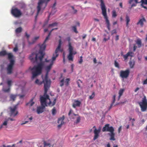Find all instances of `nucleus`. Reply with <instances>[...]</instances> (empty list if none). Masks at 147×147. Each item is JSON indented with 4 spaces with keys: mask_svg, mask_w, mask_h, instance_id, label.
<instances>
[{
    "mask_svg": "<svg viewBox=\"0 0 147 147\" xmlns=\"http://www.w3.org/2000/svg\"><path fill=\"white\" fill-rule=\"evenodd\" d=\"M146 22V20L144 17L140 19L137 23V25H140L141 27H143L144 25V23Z\"/></svg>",
    "mask_w": 147,
    "mask_h": 147,
    "instance_id": "obj_16",
    "label": "nucleus"
},
{
    "mask_svg": "<svg viewBox=\"0 0 147 147\" xmlns=\"http://www.w3.org/2000/svg\"><path fill=\"white\" fill-rule=\"evenodd\" d=\"M110 25H107V28L109 30H110Z\"/></svg>",
    "mask_w": 147,
    "mask_h": 147,
    "instance_id": "obj_58",
    "label": "nucleus"
},
{
    "mask_svg": "<svg viewBox=\"0 0 147 147\" xmlns=\"http://www.w3.org/2000/svg\"><path fill=\"white\" fill-rule=\"evenodd\" d=\"M39 36H36L34 37L32 40V42H29V44H32L34 43L39 38Z\"/></svg>",
    "mask_w": 147,
    "mask_h": 147,
    "instance_id": "obj_27",
    "label": "nucleus"
},
{
    "mask_svg": "<svg viewBox=\"0 0 147 147\" xmlns=\"http://www.w3.org/2000/svg\"><path fill=\"white\" fill-rule=\"evenodd\" d=\"M56 113V110L55 108L54 107L52 110V114L53 115H55Z\"/></svg>",
    "mask_w": 147,
    "mask_h": 147,
    "instance_id": "obj_33",
    "label": "nucleus"
},
{
    "mask_svg": "<svg viewBox=\"0 0 147 147\" xmlns=\"http://www.w3.org/2000/svg\"><path fill=\"white\" fill-rule=\"evenodd\" d=\"M117 32L116 29H114L112 30L111 32L112 35H113L114 34H116Z\"/></svg>",
    "mask_w": 147,
    "mask_h": 147,
    "instance_id": "obj_46",
    "label": "nucleus"
},
{
    "mask_svg": "<svg viewBox=\"0 0 147 147\" xmlns=\"http://www.w3.org/2000/svg\"><path fill=\"white\" fill-rule=\"evenodd\" d=\"M77 84L78 85V87L79 88L80 87V83H82V82L79 79L77 82Z\"/></svg>",
    "mask_w": 147,
    "mask_h": 147,
    "instance_id": "obj_44",
    "label": "nucleus"
},
{
    "mask_svg": "<svg viewBox=\"0 0 147 147\" xmlns=\"http://www.w3.org/2000/svg\"><path fill=\"white\" fill-rule=\"evenodd\" d=\"M45 105H41V106L38 107L37 109V112L38 114H40L44 112V110L45 108Z\"/></svg>",
    "mask_w": 147,
    "mask_h": 147,
    "instance_id": "obj_17",
    "label": "nucleus"
},
{
    "mask_svg": "<svg viewBox=\"0 0 147 147\" xmlns=\"http://www.w3.org/2000/svg\"><path fill=\"white\" fill-rule=\"evenodd\" d=\"M93 62L94 63H96V58L94 59Z\"/></svg>",
    "mask_w": 147,
    "mask_h": 147,
    "instance_id": "obj_57",
    "label": "nucleus"
},
{
    "mask_svg": "<svg viewBox=\"0 0 147 147\" xmlns=\"http://www.w3.org/2000/svg\"><path fill=\"white\" fill-rule=\"evenodd\" d=\"M11 12L12 14L15 17H20L22 15L21 11L17 8L12 9Z\"/></svg>",
    "mask_w": 147,
    "mask_h": 147,
    "instance_id": "obj_10",
    "label": "nucleus"
},
{
    "mask_svg": "<svg viewBox=\"0 0 147 147\" xmlns=\"http://www.w3.org/2000/svg\"><path fill=\"white\" fill-rule=\"evenodd\" d=\"M96 39L95 38H93L92 39V40L93 41H95Z\"/></svg>",
    "mask_w": 147,
    "mask_h": 147,
    "instance_id": "obj_63",
    "label": "nucleus"
},
{
    "mask_svg": "<svg viewBox=\"0 0 147 147\" xmlns=\"http://www.w3.org/2000/svg\"><path fill=\"white\" fill-rule=\"evenodd\" d=\"M133 53L132 52H129L126 55H123V56L125 60H126L129 56L131 57H133Z\"/></svg>",
    "mask_w": 147,
    "mask_h": 147,
    "instance_id": "obj_19",
    "label": "nucleus"
},
{
    "mask_svg": "<svg viewBox=\"0 0 147 147\" xmlns=\"http://www.w3.org/2000/svg\"><path fill=\"white\" fill-rule=\"evenodd\" d=\"M113 105L112 104H111L110 106L109 107V110H110L111 108Z\"/></svg>",
    "mask_w": 147,
    "mask_h": 147,
    "instance_id": "obj_60",
    "label": "nucleus"
},
{
    "mask_svg": "<svg viewBox=\"0 0 147 147\" xmlns=\"http://www.w3.org/2000/svg\"><path fill=\"white\" fill-rule=\"evenodd\" d=\"M101 9L102 10V13L105 19L107 25H110L109 20L108 19L107 14L106 8L105 4H104L102 2L101 3Z\"/></svg>",
    "mask_w": 147,
    "mask_h": 147,
    "instance_id": "obj_7",
    "label": "nucleus"
},
{
    "mask_svg": "<svg viewBox=\"0 0 147 147\" xmlns=\"http://www.w3.org/2000/svg\"><path fill=\"white\" fill-rule=\"evenodd\" d=\"M65 117L64 116H62V117L59 118L58 120V123L59 124L57 126L58 128H60L62 125L64 123L63 120L64 119Z\"/></svg>",
    "mask_w": 147,
    "mask_h": 147,
    "instance_id": "obj_15",
    "label": "nucleus"
},
{
    "mask_svg": "<svg viewBox=\"0 0 147 147\" xmlns=\"http://www.w3.org/2000/svg\"><path fill=\"white\" fill-rule=\"evenodd\" d=\"M61 39L59 40V43L57 48L55 50V53L53 55L51 59L47 60L46 59L45 61H42V60L40 61L38 57L37 60L32 55V54L29 57V59L31 62L33 63H38L40 62L36 65L34 66L32 68L30 67L32 74V79L36 78L37 76L41 74L44 66H45V70H51L54 63V61L55 60L56 58L58 56L59 51L61 52L63 49H61Z\"/></svg>",
    "mask_w": 147,
    "mask_h": 147,
    "instance_id": "obj_1",
    "label": "nucleus"
},
{
    "mask_svg": "<svg viewBox=\"0 0 147 147\" xmlns=\"http://www.w3.org/2000/svg\"><path fill=\"white\" fill-rule=\"evenodd\" d=\"M145 41L146 42L147 41V34L146 35V37L145 39Z\"/></svg>",
    "mask_w": 147,
    "mask_h": 147,
    "instance_id": "obj_64",
    "label": "nucleus"
},
{
    "mask_svg": "<svg viewBox=\"0 0 147 147\" xmlns=\"http://www.w3.org/2000/svg\"><path fill=\"white\" fill-rule=\"evenodd\" d=\"M25 35L27 38H28L30 36L26 32L25 33Z\"/></svg>",
    "mask_w": 147,
    "mask_h": 147,
    "instance_id": "obj_54",
    "label": "nucleus"
},
{
    "mask_svg": "<svg viewBox=\"0 0 147 147\" xmlns=\"http://www.w3.org/2000/svg\"><path fill=\"white\" fill-rule=\"evenodd\" d=\"M72 110H70L68 113V115L70 119H74L75 116H77L76 117V120L74 123H75L77 124L79 123L81 120V118L80 116L78 114H76L74 113H72Z\"/></svg>",
    "mask_w": 147,
    "mask_h": 147,
    "instance_id": "obj_8",
    "label": "nucleus"
},
{
    "mask_svg": "<svg viewBox=\"0 0 147 147\" xmlns=\"http://www.w3.org/2000/svg\"><path fill=\"white\" fill-rule=\"evenodd\" d=\"M64 79H62L60 81V86L61 87H62L64 85Z\"/></svg>",
    "mask_w": 147,
    "mask_h": 147,
    "instance_id": "obj_38",
    "label": "nucleus"
},
{
    "mask_svg": "<svg viewBox=\"0 0 147 147\" xmlns=\"http://www.w3.org/2000/svg\"><path fill=\"white\" fill-rule=\"evenodd\" d=\"M94 96H95V93H94V92H93L92 93V94L89 96V99H90L91 100L94 98Z\"/></svg>",
    "mask_w": 147,
    "mask_h": 147,
    "instance_id": "obj_41",
    "label": "nucleus"
},
{
    "mask_svg": "<svg viewBox=\"0 0 147 147\" xmlns=\"http://www.w3.org/2000/svg\"><path fill=\"white\" fill-rule=\"evenodd\" d=\"M133 1H134L136 3H138L137 0H130L129 1V3L131 4Z\"/></svg>",
    "mask_w": 147,
    "mask_h": 147,
    "instance_id": "obj_47",
    "label": "nucleus"
},
{
    "mask_svg": "<svg viewBox=\"0 0 147 147\" xmlns=\"http://www.w3.org/2000/svg\"><path fill=\"white\" fill-rule=\"evenodd\" d=\"M93 128H94V136L93 138L94 140H95L97 139L99 137V134L100 131V129L99 128L98 129H97L95 126L93 127Z\"/></svg>",
    "mask_w": 147,
    "mask_h": 147,
    "instance_id": "obj_14",
    "label": "nucleus"
},
{
    "mask_svg": "<svg viewBox=\"0 0 147 147\" xmlns=\"http://www.w3.org/2000/svg\"><path fill=\"white\" fill-rule=\"evenodd\" d=\"M81 102L78 100H75L73 104L72 107L74 108H76V107L80 106Z\"/></svg>",
    "mask_w": 147,
    "mask_h": 147,
    "instance_id": "obj_18",
    "label": "nucleus"
},
{
    "mask_svg": "<svg viewBox=\"0 0 147 147\" xmlns=\"http://www.w3.org/2000/svg\"><path fill=\"white\" fill-rule=\"evenodd\" d=\"M22 29L21 27L17 28L16 30V32L17 33H19L22 31Z\"/></svg>",
    "mask_w": 147,
    "mask_h": 147,
    "instance_id": "obj_31",
    "label": "nucleus"
},
{
    "mask_svg": "<svg viewBox=\"0 0 147 147\" xmlns=\"http://www.w3.org/2000/svg\"><path fill=\"white\" fill-rule=\"evenodd\" d=\"M125 19L126 22V26L127 27H128L129 23L130 21V19L129 16L127 15L126 16Z\"/></svg>",
    "mask_w": 147,
    "mask_h": 147,
    "instance_id": "obj_25",
    "label": "nucleus"
},
{
    "mask_svg": "<svg viewBox=\"0 0 147 147\" xmlns=\"http://www.w3.org/2000/svg\"><path fill=\"white\" fill-rule=\"evenodd\" d=\"M50 0H39L38 5L37 7V13L36 17L37 16L42 9V12L46 7L47 4Z\"/></svg>",
    "mask_w": 147,
    "mask_h": 147,
    "instance_id": "obj_6",
    "label": "nucleus"
},
{
    "mask_svg": "<svg viewBox=\"0 0 147 147\" xmlns=\"http://www.w3.org/2000/svg\"><path fill=\"white\" fill-rule=\"evenodd\" d=\"M7 55H8V59L10 60V62L11 60L14 61L13 59V56L11 53H8Z\"/></svg>",
    "mask_w": 147,
    "mask_h": 147,
    "instance_id": "obj_22",
    "label": "nucleus"
},
{
    "mask_svg": "<svg viewBox=\"0 0 147 147\" xmlns=\"http://www.w3.org/2000/svg\"><path fill=\"white\" fill-rule=\"evenodd\" d=\"M7 121H4L3 123L0 126V129L2 128L3 126V125H7Z\"/></svg>",
    "mask_w": 147,
    "mask_h": 147,
    "instance_id": "obj_35",
    "label": "nucleus"
},
{
    "mask_svg": "<svg viewBox=\"0 0 147 147\" xmlns=\"http://www.w3.org/2000/svg\"><path fill=\"white\" fill-rule=\"evenodd\" d=\"M3 91L5 92H9L10 90V89L9 88H8L6 89L5 88H3Z\"/></svg>",
    "mask_w": 147,
    "mask_h": 147,
    "instance_id": "obj_34",
    "label": "nucleus"
},
{
    "mask_svg": "<svg viewBox=\"0 0 147 147\" xmlns=\"http://www.w3.org/2000/svg\"><path fill=\"white\" fill-rule=\"evenodd\" d=\"M72 28L74 32H75L76 33H78V32L77 30V28L76 26H73Z\"/></svg>",
    "mask_w": 147,
    "mask_h": 147,
    "instance_id": "obj_37",
    "label": "nucleus"
},
{
    "mask_svg": "<svg viewBox=\"0 0 147 147\" xmlns=\"http://www.w3.org/2000/svg\"><path fill=\"white\" fill-rule=\"evenodd\" d=\"M119 39V36L118 35H117L115 38V40L117 41Z\"/></svg>",
    "mask_w": 147,
    "mask_h": 147,
    "instance_id": "obj_55",
    "label": "nucleus"
},
{
    "mask_svg": "<svg viewBox=\"0 0 147 147\" xmlns=\"http://www.w3.org/2000/svg\"><path fill=\"white\" fill-rule=\"evenodd\" d=\"M142 101V102H140L139 104L141 108V111L144 112L147 109V101L145 96L144 97Z\"/></svg>",
    "mask_w": 147,
    "mask_h": 147,
    "instance_id": "obj_9",
    "label": "nucleus"
},
{
    "mask_svg": "<svg viewBox=\"0 0 147 147\" xmlns=\"http://www.w3.org/2000/svg\"><path fill=\"white\" fill-rule=\"evenodd\" d=\"M57 28L53 29L50 31L43 43L40 46V49L39 52L38 53H32V56L33 55L35 57L36 60H37L38 57L40 61H41L43 59L45 55V53L43 52V51H45L46 47V42L49 39L52 32L54 30H57Z\"/></svg>",
    "mask_w": 147,
    "mask_h": 147,
    "instance_id": "obj_3",
    "label": "nucleus"
},
{
    "mask_svg": "<svg viewBox=\"0 0 147 147\" xmlns=\"http://www.w3.org/2000/svg\"><path fill=\"white\" fill-rule=\"evenodd\" d=\"M57 23L56 22H55L51 24H50L49 25L48 27H51L54 26H57Z\"/></svg>",
    "mask_w": 147,
    "mask_h": 147,
    "instance_id": "obj_36",
    "label": "nucleus"
},
{
    "mask_svg": "<svg viewBox=\"0 0 147 147\" xmlns=\"http://www.w3.org/2000/svg\"><path fill=\"white\" fill-rule=\"evenodd\" d=\"M102 131L103 132H110V133L108 134V135L110 136V140L113 141H115V134L114 132V128L112 126H110L109 124H105L103 127Z\"/></svg>",
    "mask_w": 147,
    "mask_h": 147,
    "instance_id": "obj_5",
    "label": "nucleus"
},
{
    "mask_svg": "<svg viewBox=\"0 0 147 147\" xmlns=\"http://www.w3.org/2000/svg\"><path fill=\"white\" fill-rule=\"evenodd\" d=\"M141 2L142 3L141 5L145 9H147V8L145 6H144L143 5V4H147V0H146L145 1H144V0H141Z\"/></svg>",
    "mask_w": 147,
    "mask_h": 147,
    "instance_id": "obj_30",
    "label": "nucleus"
},
{
    "mask_svg": "<svg viewBox=\"0 0 147 147\" xmlns=\"http://www.w3.org/2000/svg\"><path fill=\"white\" fill-rule=\"evenodd\" d=\"M17 109V106L15 105L13 107H10L9 109L10 110V116L14 117L18 114V111L16 110Z\"/></svg>",
    "mask_w": 147,
    "mask_h": 147,
    "instance_id": "obj_12",
    "label": "nucleus"
},
{
    "mask_svg": "<svg viewBox=\"0 0 147 147\" xmlns=\"http://www.w3.org/2000/svg\"><path fill=\"white\" fill-rule=\"evenodd\" d=\"M135 62L134 60H130L129 62V64L130 68H132L134 67L135 65Z\"/></svg>",
    "mask_w": 147,
    "mask_h": 147,
    "instance_id": "obj_21",
    "label": "nucleus"
},
{
    "mask_svg": "<svg viewBox=\"0 0 147 147\" xmlns=\"http://www.w3.org/2000/svg\"><path fill=\"white\" fill-rule=\"evenodd\" d=\"M47 71L45 78L43 80V82L44 83V93L42 96H40V102L41 105L47 106L46 100L47 99L49 100V105L51 106H53L55 105L56 101V98H54L53 101L52 102L51 101L49 98V96L47 94L48 90L50 87L51 81L50 80H49L48 75L49 73L50 72V70H45Z\"/></svg>",
    "mask_w": 147,
    "mask_h": 147,
    "instance_id": "obj_2",
    "label": "nucleus"
},
{
    "mask_svg": "<svg viewBox=\"0 0 147 147\" xmlns=\"http://www.w3.org/2000/svg\"><path fill=\"white\" fill-rule=\"evenodd\" d=\"M139 89V88L138 87L137 88L134 90L135 92H136Z\"/></svg>",
    "mask_w": 147,
    "mask_h": 147,
    "instance_id": "obj_61",
    "label": "nucleus"
},
{
    "mask_svg": "<svg viewBox=\"0 0 147 147\" xmlns=\"http://www.w3.org/2000/svg\"><path fill=\"white\" fill-rule=\"evenodd\" d=\"M137 47L135 45H134L133 47V49H134V51H135L136 50V49H137Z\"/></svg>",
    "mask_w": 147,
    "mask_h": 147,
    "instance_id": "obj_52",
    "label": "nucleus"
},
{
    "mask_svg": "<svg viewBox=\"0 0 147 147\" xmlns=\"http://www.w3.org/2000/svg\"><path fill=\"white\" fill-rule=\"evenodd\" d=\"M135 121V119L134 118H133L132 119L131 123H132V126H134V121Z\"/></svg>",
    "mask_w": 147,
    "mask_h": 147,
    "instance_id": "obj_51",
    "label": "nucleus"
},
{
    "mask_svg": "<svg viewBox=\"0 0 147 147\" xmlns=\"http://www.w3.org/2000/svg\"><path fill=\"white\" fill-rule=\"evenodd\" d=\"M124 89H121L119 91V96L118 97V100H119L121 97V96L123 94L124 91Z\"/></svg>",
    "mask_w": 147,
    "mask_h": 147,
    "instance_id": "obj_24",
    "label": "nucleus"
},
{
    "mask_svg": "<svg viewBox=\"0 0 147 147\" xmlns=\"http://www.w3.org/2000/svg\"><path fill=\"white\" fill-rule=\"evenodd\" d=\"M70 81V79L69 78H67L65 79V85L66 86H68L69 85V81Z\"/></svg>",
    "mask_w": 147,
    "mask_h": 147,
    "instance_id": "obj_32",
    "label": "nucleus"
},
{
    "mask_svg": "<svg viewBox=\"0 0 147 147\" xmlns=\"http://www.w3.org/2000/svg\"><path fill=\"white\" fill-rule=\"evenodd\" d=\"M7 53L5 50L2 51L0 52V56H4L7 55Z\"/></svg>",
    "mask_w": 147,
    "mask_h": 147,
    "instance_id": "obj_26",
    "label": "nucleus"
},
{
    "mask_svg": "<svg viewBox=\"0 0 147 147\" xmlns=\"http://www.w3.org/2000/svg\"><path fill=\"white\" fill-rule=\"evenodd\" d=\"M93 20L95 21H96L97 22H98L99 21L98 19L95 18H94Z\"/></svg>",
    "mask_w": 147,
    "mask_h": 147,
    "instance_id": "obj_53",
    "label": "nucleus"
},
{
    "mask_svg": "<svg viewBox=\"0 0 147 147\" xmlns=\"http://www.w3.org/2000/svg\"><path fill=\"white\" fill-rule=\"evenodd\" d=\"M66 39L68 42V46L69 53L67 56V58L69 61H73L74 55L77 54V52L74 50V47L71 45V43L70 41V37H68Z\"/></svg>",
    "mask_w": 147,
    "mask_h": 147,
    "instance_id": "obj_4",
    "label": "nucleus"
},
{
    "mask_svg": "<svg viewBox=\"0 0 147 147\" xmlns=\"http://www.w3.org/2000/svg\"><path fill=\"white\" fill-rule=\"evenodd\" d=\"M24 96V95H20V98H22Z\"/></svg>",
    "mask_w": 147,
    "mask_h": 147,
    "instance_id": "obj_62",
    "label": "nucleus"
},
{
    "mask_svg": "<svg viewBox=\"0 0 147 147\" xmlns=\"http://www.w3.org/2000/svg\"><path fill=\"white\" fill-rule=\"evenodd\" d=\"M18 50V48L17 47H16L13 49V51L14 52H16Z\"/></svg>",
    "mask_w": 147,
    "mask_h": 147,
    "instance_id": "obj_48",
    "label": "nucleus"
},
{
    "mask_svg": "<svg viewBox=\"0 0 147 147\" xmlns=\"http://www.w3.org/2000/svg\"><path fill=\"white\" fill-rule=\"evenodd\" d=\"M50 144L49 143H47L45 142L44 143V147H51Z\"/></svg>",
    "mask_w": 147,
    "mask_h": 147,
    "instance_id": "obj_45",
    "label": "nucleus"
},
{
    "mask_svg": "<svg viewBox=\"0 0 147 147\" xmlns=\"http://www.w3.org/2000/svg\"><path fill=\"white\" fill-rule=\"evenodd\" d=\"M121 129V126H120L118 129V131L119 133L120 132V131Z\"/></svg>",
    "mask_w": 147,
    "mask_h": 147,
    "instance_id": "obj_59",
    "label": "nucleus"
},
{
    "mask_svg": "<svg viewBox=\"0 0 147 147\" xmlns=\"http://www.w3.org/2000/svg\"><path fill=\"white\" fill-rule=\"evenodd\" d=\"M11 80H9L7 81L8 85L9 86L11 85Z\"/></svg>",
    "mask_w": 147,
    "mask_h": 147,
    "instance_id": "obj_50",
    "label": "nucleus"
},
{
    "mask_svg": "<svg viewBox=\"0 0 147 147\" xmlns=\"http://www.w3.org/2000/svg\"><path fill=\"white\" fill-rule=\"evenodd\" d=\"M117 16L116 11L115 10H113L112 11V17H115Z\"/></svg>",
    "mask_w": 147,
    "mask_h": 147,
    "instance_id": "obj_40",
    "label": "nucleus"
},
{
    "mask_svg": "<svg viewBox=\"0 0 147 147\" xmlns=\"http://www.w3.org/2000/svg\"><path fill=\"white\" fill-rule=\"evenodd\" d=\"M114 65L115 67L118 68H119V64L116 61H115Z\"/></svg>",
    "mask_w": 147,
    "mask_h": 147,
    "instance_id": "obj_39",
    "label": "nucleus"
},
{
    "mask_svg": "<svg viewBox=\"0 0 147 147\" xmlns=\"http://www.w3.org/2000/svg\"><path fill=\"white\" fill-rule=\"evenodd\" d=\"M14 64V61L11 60L7 68V73L8 74H11L12 73L13 66Z\"/></svg>",
    "mask_w": 147,
    "mask_h": 147,
    "instance_id": "obj_13",
    "label": "nucleus"
},
{
    "mask_svg": "<svg viewBox=\"0 0 147 147\" xmlns=\"http://www.w3.org/2000/svg\"><path fill=\"white\" fill-rule=\"evenodd\" d=\"M15 144H13L11 146L10 145H7L6 146L5 145H3L2 146L3 147H15Z\"/></svg>",
    "mask_w": 147,
    "mask_h": 147,
    "instance_id": "obj_42",
    "label": "nucleus"
},
{
    "mask_svg": "<svg viewBox=\"0 0 147 147\" xmlns=\"http://www.w3.org/2000/svg\"><path fill=\"white\" fill-rule=\"evenodd\" d=\"M115 97H116V95H114L113 96V100H112V101L111 103V104H112L113 105L114 103H115Z\"/></svg>",
    "mask_w": 147,
    "mask_h": 147,
    "instance_id": "obj_43",
    "label": "nucleus"
},
{
    "mask_svg": "<svg viewBox=\"0 0 147 147\" xmlns=\"http://www.w3.org/2000/svg\"><path fill=\"white\" fill-rule=\"evenodd\" d=\"M16 96L17 95H16L11 94L10 96V100L14 101L15 100Z\"/></svg>",
    "mask_w": 147,
    "mask_h": 147,
    "instance_id": "obj_23",
    "label": "nucleus"
},
{
    "mask_svg": "<svg viewBox=\"0 0 147 147\" xmlns=\"http://www.w3.org/2000/svg\"><path fill=\"white\" fill-rule=\"evenodd\" d=\"M82 62H83V59H80V60L79 61V63L80 64H81L82 63Z\"/></svg>",
    "mask_w": 147,
    "mask_h": 147,
    "instance_id": "obj_56",
    "label": "nucleus"
},
{
    "mask_svg": "<svg viewBox=\"0 0 147 147\" xmlns=\"http://www.w3.org/2000/svg\"><path fill=\"white\" fill-rule=\"evenodd\" d=\"M46 74L45 75H46ZM45 76H46V75H45ZM45 78L44 79H43V80L45 79ZM42 82L44 83L43 82V81H42V82H40L39 80L38 79H36L35 82V83L36 84H37L39 85H40L42 83ZM43 83L44 84V83Z\"/></svg>",
    "mask_w": 147,
    "mask_h": 147,
    "instance_id": "obj_29",
    "label": "nucleus"
},
{
    "mask_svg": "<svg viewBox=\"0 0 147 147\" xmlns=\"http://www.w3.org/2000/svg\"><path fill=\"white\" fill-rule=\"evenodd\" d=\"M130 74L129 69H126L125 71L121 70L120 73V76L123 79H126L128 77Z\"/></svg>",
    "mask_w": 147,
    "mask_h": 147,
    "instance_id": "obj_11",
    "label": "nucleus"
},
{
    "mask_svg": "<svg viewBox=\"0 0 147 147\" xmlns=\"http://www.w3.org/2000/svg\"><path fill=\"white\" fill-rule=\"evenodd\" d=\"M48 21H49V20H47L46 22H45L43 26V27H45V26L47 24L48 22Z\"/></svg>",
    "mask_w": 147,
    "mask_h": 147,
    "instance_id": "obj_49",
    "label": "nucleus"
},
{
    "mask_svg": "<svg viewBox=\"0 0 147 147\" xmlns=\"http://www.w3.org/2000/svg\"><path fill=\"white\" fill-rule=\"evenodd\" d=\"M136 43L138 45V48H140L141 47L142 42L140 39H138L137 40Z\"/></svg>",
    "mask_w": 147,
    "mask_h": 147,
    "instance_id": "obj_28",
    "label": "nucleus"
},
{
    "mask_svg": "<svg viewBox=\"0 0 147 147\" xmlns=\"http://www.w3.org/2000/svg\"><path fill=\"white\" fill-rule=\"evenodd\" d=\"M34 98V97H33L28 103L26 104V105L30 107L32 106L34 104V102L33 101Z\"/></svg>",
    "mask_w": 147,
    "mask_h": 147,
    "instance_id": "obj_20",
    "label": "nucleus"
}]
</instances>
